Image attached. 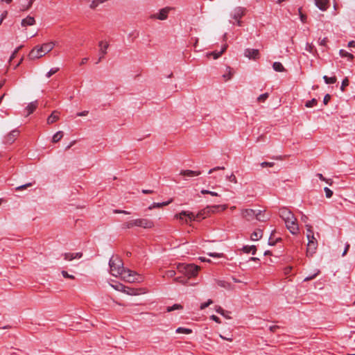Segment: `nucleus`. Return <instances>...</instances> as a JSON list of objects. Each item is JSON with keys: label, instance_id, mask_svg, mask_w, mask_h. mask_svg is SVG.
Instances as JSON below:
<instances>
[{"label": "nucleus", "instance_id": "obj_32", "mask_svg": "<svg viewBox=\"0 0 355 355\" xmlns=\"http://www.w3.org/2000/svg\"><path fill=\"white\" fill-rule=\"evenodd\" d=\"M323 79L326 84H334L337 81L336 76L328 77L327 76H324Z\"/></svg>", "mask_w": 355, "mask_h": 355}, {"label": "nucleus", "instance_id": "obj_60", "mask_svg": "<svg viewBox=\"0 0 355 355\" xmlns=\"http://www.w3.org/2000/svg\"><path fill=\"white\" fill-rule=\"evenodd\" d=\"M210 318H211L212 320H214V321H215L216 322H217V323H220V318H219L218 317H217L216 315H211Z\"/></svg>", "mask_w": 355, "mask_h": 355}, {"label": "nucleus", "instance_id": "obj_12", "mask_svg": "<svg viewBox=\"0 0 355 355\" xmlns=\"http://www.w3.org/2000/svg\"><path fill=\"white\" fill-rule=\"evenodd\" d=\"M183 216H187L190 221L197 220L196 214L193 212L182 211L179 214H176L175 217L182 220Z\"/></svg>", "mask_w": 355, "mask_h": 355}, {"label": "nucleus", "instance_id": "obj_3", "mask_svg": "<svg viewBox=\"0 0 355 355\" xmlns=\"http://www.w3.org/2000/svg\"><path fill=\"white\" fill-rule=\"evenodd\" d=\"M261 214V211L259 210L258 212H257L255 210L252 209H245L242 210L241 215L243 218H244L247 220H251L254 217L259 220V221H265L266 220V218H261L259 217V216Z\"/></svg>", "mask_w": 355, "mask_h": 355}, {"label": "nucleus", "instance_id": "obj_52", "mask_svg": "<svg viewBox=\"0 0 355 355\" xmlns=\"http://www.w3.org/2000/svg\"><path fill=\"white\" fill-rule=\"evenodd\" d=\"M62 275L64 278H69L73 279L75 277L73 275L68 274V272L65 270L62 271Z\"/></svg>", "mask_w": 355, "mask_h": 355}, {"label": "nucleus", "instance_id": "obj_37", "mask_svg": "<svg viewBox=\"0 0 355 355\" xmlns=\"http://www.w3.org/2000/svg\"><path fill=\"white\" fill-rule=\"evenodd\" d=\"M135 224H134V220H132L130 221H128V222H126V223H124L123 225H122V228L123 229H130L133 227H135Z\"/></svg>", "mask_w": 355, "mask_h": 355}, {"label": "nucleus", "instance_id": "obj_33", "mask_svg": "<svg viewBox=\"0 0 355 355\" xmlns=\"http://www.w3.org/2000/svg\"><path fill=\"white\" fill-rule=\"evenodd\" d=\"M175 331L178 334H189L192 333V329L184 327H178Z\"/></svg>", "mask_w": 355, "mask_h": 355}, {"label": "nucleus", "instance_id": "obj_54", "mask_svg": "<svg viewBox=\"0 0 355 355\" xmlns=\"http://www.w3.org/2000/svg\"><path fill=\"white\" fill-rule=\"evenodd\" d=\"M331 99V95L329 94H327L324 97V99H323V103L324 105H327L329 101H330Z\"/></svg>", "mask_w": 355, "mask_h": 355}, {"label": "nucleus", "instance_id": "obj_49", "mask_svg": "<svg viewBox=\"0 0 355 355\" xmlns=\"http://www.w3.org/2000/svg\"><path fill=\"white\" fill-rule=\"evenodd\" d=\"M275 165L274 162H263L261 163V166L263 168L265 167H272Z\"/></svg>", "mask_w": 355, "mask_h": 355}, {"label": "nucleus", "instance_id": "obj_44", "mask_svg": "<svg viewBox=\"0 0 355 355\" xmlns=\"http://www.w3.org/2000/svg\"><path fill=\"white\" fill-rule=\"evenodd\" d=\"M324 191L327 198H329L333 196V191L329 188L324 187Z\"/></svg>", "mask_w": 355, "mask_h": 355}, {"label": "nucleus", "instance_id": "obj_16", "mask_svg": "<svg viewBox=\"0 0 355 355\" xmlns=\"http://www.w3.org/2000/svg\"><path fill=\"white\" fill-rule=\"evenodd\" d=\"M201 174L200 171L182 170L180 173V175L192 178Z\"/></svg>", "mask_w": 355, "mask_h": 355}, {"label": "nucleus", "instance_id": "obj_40", "mask_svg": "<svg viewBox=\"0 0 355 355\" xmlns=\"http://www.w3.org/2000/svg\"><path fill=\"white\" fill-rule=\"evenodd\" d=\"M188 279H186L185 277H178L175 278L174 281L182 284H186L187 283Z\"/></svg>", "mask_w": 355, "mask_h": 355}, {"label": "nucleus", "instance_id": "obj_55", "mask_svg": "<svg viewBox=\"0 0 355 355\" xmlns=\"http://www.w3.org/2000/svg\"><path fill=\"white\" fill-rule=\"evenodd\" d=\"M21 48V46H19L18 48H17L15 51L12 53V54L11 55L10 58V62L12 61V59H14L16 56V54L17 53L18 51Z\"/></svg>", "mask_w": 355, "mask_h": 355}, {"label": "nucleus", "instance_id": "obj_56", "mask_svg": "<svg viewBox=\"0 0 355 355\" xmlns=\"http://www.w3.org/2000/svg\"><path fill=\"white\" fill-rule=\"evenodd\" d=\"M166 275L168 277H173L175 275V271L173 270H168L166 271Z\"/></svg>", "mask_w": 355, "mask_h": 355}, {"label": "nucleus", "instance_id": "obj_15", "mask_svg": "<svg viewBox=\"0 0 355 355\" xmlns=\"http://www.w3.org/2000/svg\"><path fill=\"white\" fill-rule=\"evenodd\" d=\"M64 259L67 261H72L75 259H80L83 257L82 252L70 253L67 252L63 254Z\"/></svg>", "mask_w": 355, "mask_h": 355}, {"label": "nucleus", "instance_id": "obj_25", "mask_svg": "<svg viewBox=\"0 0 355 355\" xmlns=\"http://www.w3.org/2000/svg\"><path fill=\"white\" fill-rule=\"evenodd\" d=\"M44 56V54L39 53V52L37 51L35 47L31 50V51L28 54V57L31 60H34L36 58H40L41 57Z\"/></svg>", "mask_w": 355, "mask_h": 355}, {"label": "nucleus", "instance_id": "obj_57", "mask_svg": "<svg viewBox=\"0 0 355 355\" xmlns=\"http://www.w3.org/2000/svg\"><path fill=\"white\" fill-rule=\"evenodd\" d=\"M224 169H225V167H223V166H217V167L210 169L209 171V174H211L214 171H217V170H224Z\"/></svg>", "mask_w": 355, "mask_h": 355}, {"label": "nucleus", "instance_id": "obj_1", "mask_svg": "<svg viewBox=\"0 0 355 355\" xmlns=\"http://www.w3.org/2000/svg\"><path fill=\"white\" fill-rule=\"evenodd\" d=\"M110 273L114 277L121 276L123 279L128 282H141L143 281L141 275L137 272L123 267L122 260L118 256H112L109 261Z\"/></svg>", "mask_w": 355, "mask_h": 355}, {"label": "nucleus", "instance_id": "obj_53", "mask_svg": "<svg viewBox=\"0 0 355 355\" xmlns=\"http://www.w3.org/2000/svg\"><path fill=\"white\" fill-rule=\"evenodd\" d=\"M31 8V6H30V4L22 5L20 7L19 10L21 11V12H24V11L28 10Z\"/></svg>", "mask_w": 355, "mask_h": 355}, {"label": "nucleus", "instance_id": "obj_17", "mask_svg": "<svg viewBox=\"0 0 355 355\" xmlns=\"http://www.w3.org/2000/svg\"><path fill=\"white\" fill-rule=\"evenodd\" d=\"M227 205H209V206H207V212L209 213V215L210 214V213H215L216 211H218V209L219 208H221V210L222 211H224L227 209Z\"/></svg>", "mask_w": 355, "mask_h": 355}, {"label": "nucleus", "instance_id": "obj_13", "mask_svg": "<svg viewBox=\"0 0 355 355\" xmlns=\"http://www.w3.org/2000/svg\"><path fill=\"white\" fill-rule=\"evenodd\" d=\"M245 9L244 8L237 7L233 10L232 17L234 19H240L245 15Z\"/></svg>", "mask_w": 355, "mask_h": 355}, {"label": "nucleus", "instance_id": "obj_46", "mask_svg": "<svg viewBox=\"0 0 355 355\" xmlns=\"http://www.w3.org/2000/svg\"><path fill=\"white\" fill-rule=\"evenodd\" d=\"M320 272V270H318L315 273H314L313 275H309L308 277H306L304 279V282H308V281H310L313 279H314Z\"/></svg>", "mask_w": 355, "mask_h": 355}, {"label": "nucleus", "instance_id": "obj_24", "mask_svg": "<svg viewBox=\"0 0 355 355\" xmlns=\"http://www.w3.org/2000/svg\"><path fill=\"white\" fill-rule=\"evenodd\" d=\"M263 236V232L260 229H257L255 231L252 232L251 234V239L252 241H258Z\"/></svg>", "mask_w": 355, "mask_h": 355}, {"label": "nucleus", "instance_id": "obj_36", "mask_svg": "<svg viewBox=\"0 0 355 355\" xmlns=\"http://www.w3.org/2000/svg\"><path fill=\"white\" fill-rule=\"evenodd\" d=\"M182 308L183 307H182V306L181 304H173L171 306H168L167 309H166V311L168 312H171V311H173L174 310L182 309Z\"/></svg>", "mask_w": 355, "mask_h": 355}, {"label": "nucleus", "instance_id": "obj_42", "mask_svg": "<svg viewBox=\"0 0 355 355\" xmlns=\"http://www.w3.org/2000/svg\"><path fill=\"white\" fill-rule=\"evenodd\" d=\"M348 85H349V80L347 78H345L342 81V84H341V87H340L341 91H343V92L345 91V87Z\"/></svg>", "mask_w": 355, "mask_h": 355}, {"label": "nucleus", "instance_id": "obj_14", "mask_svg": "<svg viewBox=\"0 0 355 355\" xmlns=\"http://www.w3.org/2000/svg\"><path fill=\"white\" fill-rule=\"evenodd\" d=\"M316 6L321 10L324 11L329 7V0H314Z\"/></svg>", "mask_w": 355, "mask_h": 355}, {"label": "nucleus", "instance_id": "obj_35", "mask_svg": "<svg viewBox=\"0 0 355 355\" xmlns=\"http://www.w3.org/2000/svg\"><path fill=\"white\" fill-rule=\"evenodd\" d=\"M318 104V101L315 98H312L310 101H308L305 103V106L306 107H313Z\"/></svg>", "mask_w": 355, "mask_h": 355}, {"label": "nucleus", "instance_id": "obj_18", "mask_svg": "<svg viewBox=\"0 0 355 355\" xmlns=\"http://www.w3.org/2000/svg\"><path fill=\"white\" fill-rule=\"evenodd\" d=\"M172 202H173V199L171 198L169 200L166 201V202H153L151 205H150L148 207V209L149 210H152L153 209H155V208H161L162 207L168 205Z\"/></svg>", "mask_w": 355, "mask_h": 355}, {"label": "nucleus", "instance_id": "obj_31", "mask_svg": "<svg viewBox=\"0 0 355 355\" xmlns=\"http://www.w3.org/2000/svg\"><path fill=\"white\" fill-rule=\"evenodd\" d=\"M64 134H63V132L62 131H58L55 134H54V135L53 136V138H52V141L53 143H57L63 137Z\"/></svg>", "mask_w": 355, "mask_h": 355}, {"label": "nucleus", "instance_id": "obj_26", "mask_svg": "<svg viewBox=\"0 0 355 355\" xmlns=\"http://www.w3.org/2000/svg\"><path fill=\"white\" fill-rule=\"evenodd\" d=\"M208 216L209 213L207 212V209L206 207L196 214L197 220H200L201 219L205 218Z\"/></svg>", "mask_w": 355, "mask_h": 355}, {"label": "nucleus", "instance_id": "obj_64", "mask_svg": "<svg viewBox=\"0 0 355 355\" xmlns=\"http://www.w3.org/2000/svg\"><path fill=\"white\" fill-rule=\"evenodd\" d=\"M277 329H279V326H277V325H274V326H270V331L271 332H275L276 331Z\"/></svg>", "mask_w": 355, "mask_h": 355}, {"label": "nucleus", "instance_id": "obj_4", "mask_svg": "<svg viewBox=\"0 0 355 355\" xmlns=\"http://www.w3.org/2000/svg\"><path fill=\"white\" fill-rule=\"evenodd\" d=\"M173 8L171 7H165L159 10L157 13L152 15L150 19H157L159 20H165L168 18L169 12Z\"/></svg>", "mask_w": 355, "mask_h": 355}, {"label": "nucleus", "instance_id": "obj_9", "mask_svg": "<svg viewBox=\"0 0 355 355\" xmlns=\"http://www.w3.org/2000/svg\"><path fill=\"white\" fill-rule=\"evenodd\" d=\"M99 46V58L96 62V64H98L103 58H104L105 55L107 53V49L109 46V44L107 42L101 41L98 43Z\"/></svg>", "mask_w": 355, "mask_h": 355}, {"label": "nucleus", "instance_id": "obj_23", "mask_svg": "<svg viewBox=\"0 0 355 355\" xmlns=\"http://www.w3.org/2000/svg\"><path fill=\"white\" fill-rule=\"evenodd\" d=\"M55 44L53 42L43 44L42 45V48L43 49V51H44V53L50 52L53 49Z\"/></svg>", "mask_w": 355, "mask_h": 355}, {"label": "nucleus", "instance_id": "obj_29", "mask_svg": "<svg viewBox=\"0 0 355 355\" xmlns=\"http://www.w3.org/2000/svg\"><path fill=\"white\" fill-rule=\"evenodd\" d=\"M272 67L275 71L278 72H283L285 71V68L282 65V64L279 62H275L272 64Z\"/></svg>", "mask_w": 355, "mask_h": 355}, {"label": "nucleus", "instance_id": "obj_8", "mask_svg": "<svg viewBox=\"0 0 355 355\" xmlns=\"http://www.w3.org/2000/svg\"><path fill=\"white\" fill-rule=\"evenodd\" d=\"M279 216L284 222L288 220H291L295 216L294 214L286 207L279 209Z\"/></svg>", "mask_w": 355, "mask_h": 355}, {"label": "nucleus", "instance_id": "obj_48", "mask_svg": "<svg viewBox=\"0 0 355 355\" xmlns=\"http://www.w3.org/2000/svg\"><path fill=\"white\" fill-rule=\"evenodd\" d=\"M298 11L300 13V19H301L302 22L305 23L306 19V15H304L302 12V8H300L298 9Z\"/></svg>", "mask_w": 355, "mask_h": 355}, {"label": "nucleus", "instance_id": "obj_10", "mask_svg": "<svg viewBox=\"0 0 355 355\" xmlns=\"http://www.w3.org/2000/svg\"><path fill=\"white\" fill-rule=\"evenodd\" d=\"M244 55L249 59L257 60L259 58V51L258 49H246Z\"/></svg>", "mask_w": 355, "mask_h": 355}, {"label": "nucleus", "instance_id": "obj_43", "mask_svg": "<svg viewBox=\"0 0 355 355\" xmlns=\"http://www.w3.org/2000/svg\"><path fill=\"white\" fill-rule=\"evenodd\" d=\"M268 93L262 94L257 98V101L259 102H264L268 98Z\"/></svg>", "mask_w": 355, "mask_h": 355}, {"label": "nucleus", "instance_id": "obj_58", "mask_svg": "<svg viewBox=\"0 0 355 355\" xmlns=\"http://www.w3.org/2000/svg\"><path fill=\"white\" fill-rule=\"evenodd\" d=\"M209 257L220 258L223 257V254L220 253H209Z\"/></svg>", "mask_w": 355, "mask_h": 355}, {"label": "nucleus", "instance_id": "obj_22", "mask_svg": "<svg viewBox=\"0 0 355 355\" xmlns=\"http://www.w3.org/2000/svg\"><path fill=\"white\" fill-rule=\"evenodd\" d=\"M234 70L230 67H226V72L223 75L225 81L230 80L234 75Z\"/></svg>", "mask_w": 355, "mask_h": 355}, {"label": "nucleus", "instance_id": "obj_7", "mask_svg": "<svg viewBox=\"0 0 355 355\" xmlns=\"http://www.w3.org/2000/svg\"><path fill=\"white\" fill-rule=\"evenodd\" d=\"M308 244H307V253L313 254L315 252V250L318 248V241L314 235H311L307 237Z\"/></svg>", "mask_w": 355, "mask_h": 355}, {"label": "nucleus", "instance_id": "obj_61", "mask_svg": "<svg viewBox=\"0 0 355 355\" xmlns=\"http://www.w3.org/2000/svg\"><path fill=\"white\" fill-rule=\"evenodd\" d=\"M216 311L220 314H221L222 315H225V311L220 307V306H218L216 309Z\"/></svg>", "mask_w": 355, "mask_h": 355}, {"label": "nucleus", "instance_id": "obj_41", "mask_svg": "<svg viewBox=\"0 0 355 355\" xmlns=\"http://www.w3.org/2000/svg\"><path fill=\"white\" fill-rule=\"evenodd\" d=\"M59 68L58 67H54V68H52L51 69L46 73V77L47 78H50L52 75L55 74V73H57L58 71H59Z\"/></svg>", "mask_w": 355, "mask_h": 355}, {"label": "nucleus", "instance_id": "obj_28", "mask_svg": "<svg viewBox=\"0 0 355 355\" xmlns=\"http://www.w3.org/2000/svg\"><path fill=\"white\" fill-rule=\"evenodd\" d=\"M216 282L217 285L220 287L224 288L225 289H230L231 288V284L228 282H227L225 280H216Z\"/></svg>", "mask_w": 355, "mask_h": 355}, {"label": "nucleus", "instance_id": "obj_50", "mask_svg": "<svg viewBox=\"0 0 355 355\" xmlns=\"http://www.w3.org/2000/svg\"><path fill=\"white\" fill-rule=\"evenodd\" d=\"M227 179L231 182H233V183L237 182L236 178L233 173H232L230 176H227Z\"/></svg>", "mask_w": 355, "mask_h": 355}, {"label": "nucleus", "instance_id": "obj_59", "mask_svg": "<svg viewBox=\"0 0 355 355\" xmlns=\"http://www.w3.org/2000/svg\"><path fill=\"white\" fill-rule=\"evenodd\" d=\"M328 39L327 37H324L322 40H321L319 42L320 45L325 46L327 45Z\"/></svg>", "mask_w": 355, "mask_h": 355}, {"label": "nucleus", "instance_id": "obj_62", "mask_svg": "<svg viewBox=\"0 0 355 355\" xmlns=\"http://www.w3.org/2000/svg\"><path fill=\"white\" fill-rule=\"evenodd\" d=\"M35 49L39 52V53H42L44 55L46 54L44 53V51H43V49L42 48V46H36Z\"/></svg>", "mask_w": 355, "mask_h": 355}, {"label": "nucleus", "instance_id": "obj_51", "mask_svg": "<svg viewBox=\"0 0 355 355\" xmlns=\"http://www.w3.org/2000/svg\"><path fill=\"white\" fill-rule=\"evenodd\" d=\"M212 303H213V301L211 300H209L207 302L202 303L200 305V309H204L207 308L208 306H209Z\"/></svg>", "mask_w": 355, "mask_h": 355}, {"label": "nucleus", "instance_id": "obj_34", "mask_svg": "<svg viewBox=\"0 0 355 355\" xmlns=\"http://www.w3.org/2000/svg\"><path fill=\"white\" fill-rule=\"evenodd\" d=\"M339 53L341 57H347L350 60H353L354 58V55L352 53H348L347 51L343 49L340 50Z\"/></svg>", "mask_w": 355, "mask_h": 355}, {"label": "nucleus", "instance_id": "obj_39", "mask_svg": "<svg viewBox=\"0 0 355 355\" xmlns=\"http://www.w3.org/2000/svg\"><path fill=\"white\" fill-rule=\"evenodd\" d=\"M201 193L202 194H209L212 196H216V197H220V196L216 193V192H214V191H211L209 190H207V189H202L201 190Z\"/></svg>", "mask_w": 355, "mask_h": 355}, {"label": "nucleus", "instance_id": "obj_20", "mask_svg": "<svg viewBox=\"0 0 355 355\" xmlns=\"http://www.w3.org/2000/svg\"><path fill=\"white\" fill-rule=\"evenodd\" d=\"M37 105V101H35L33 102L30 103L26 107V110L27 111V115L32 114L36 110Z\"/></svg>", "mask_w": 355, "mask_h": 355}, {"label": "nucleus", "instance_id": "obj_11", "mask_svg": "<svg viewBox=\"0 0 355 355\" xmlns=\"http://www.w3.org/2000/svg\"><path fill=\"white\" fill-rule=\"evenodd\" d=\"M19 135V131L17 129L13 130L5 137V142L6 144H11Z\"/></svg>", "mask_w": 355, "mask_h": 355}, {"label": "nucleus", "instance_id": "obj_6", "mask_svg": "<svg viewBox=\"0 0 355 355\" xmlns=\"http://www.w3.org/2000/svg\"><path fill=\"white\" fill-rule=\"evenodd\" d=\"M134 224L137 227H141L144 228H152L154 227V222L147 218L135 219Z\"/></svg>", "mask_w": 355, "mask_h": 355}, {"label": "nucleus", "instance_id": "obj_5", "mask_svg": "<svg viewBox=\"0 0 355 355\" xmlns=\"http://www.w3.org/2000/svg\"><path fill=\"white\" fill-rule=\"evenodd\" d=\"M286 224V228L289 230V232L292 234H297L299 232V227L297 223V219L294 216L291 220H288L284 222Z\"/></svg>", "mask_w": 355, "mask_h": 355}, {"label": "nucleus", "instance_id": "obj_2", "mask_svg": "<svg viewBox=\"0 0 355 355\" xmlns=\"http://www.w3.org/2000/svg\"><path fill=\"white\" fill-rule=\"evenodd\" d=\"M178 270L184 275L187 279H190L197 275L200 267L195 264L180 263L178 266Z\"/></svg>", "mask_w": 355, "mask_h": 355}, {"label": "nucleus", "instance_id": "obj_19", "mask_svg": "<svg viewBox=\"0 0 355 355\" xmlns=\"http://www.w3.org/2000/svg\"><path fill=\"white\" fill-rule=\"evenodd\" d=\"M35 24V19L33 17L28 16L25 19H23L21 20V26H33Z\"/></svg>", "mask_w": 355, "mask_h": 355}, {"label": "nucleus", "instance_id": "obj_45", "mask_svg": "<svg viewBox=\"0 0 355 355\" xmlns=\"http://www.w3.org/2000/svg\"><path fill=\"white\" fill-rule=\"evenodd\" d=\"M306 230H307V234L306 237L310 236L311 235H314L313 231L312 230V226L310 225H306Z\"/></svg>", "mask_w": 355, "mask_h": 355}, {"label": "nucleus", "instance_id": "obj_30", "mask_svg": "<svg viewBox=\"0 0 355 355\" xmlns=\"http://www.w3.org/2000/svg\"><path fill=\"white\" fill-rule=\"evenodd\" d=\"M243 250L245 253H250L252 252V254H255L257 252V248L255 245H251V246H243Z\"/></svg>", "mask_w": 355, "mask_h": 355}, {"label": "nucleus", "instance_id": "obj_63", "mask_svg": "<svg viewBox=\"0 0 355 355\" xmlns=\"http://www.w3.org/2000/svg\"><path fill=\"white\" fill-rule=\"evenodd\" d=\"M291 270H292V267L291 266L286 267L284 268V273H285V275L289 274V272L291 271Z\"/></svg>", "mask_w": 355, "mask_h": 355}, {"label": "nucleus", "instance_id": "obj_38", "mask_svg": "<svg viewBox=\"0 0 355 355\" xmlns=\"http://www.w3.org/2000/svg\"><path fill=\"white\" fill-rule=\"evenodd\" d=\"M275 234V231H273V232H272V234H271V235H270V238H269V240H268V244H269L270 245H275V243H276L277 242H278L279 241H281V240H282V239H281V238H278V239H277L276 240H273V239H272V236H273V234Z\"/></svg>", "mask_w": 355, "mask_h": 355}, {"label": "nucleus", "instance_id": "obj_27", "mask_svg": "<svg viewBox=\"0 0 355 355\" xmlns=\"http://www.w3.org/2000/svg\"><path fill=\"white\" fill-rule=\"evenodd\" d=\"M227 47V44H224L220 51H218V52L213 51V52L211 53L210 55H213L214 59H217L225 52V51L226 50Z\"/></svg>", "mask_w": 355, "mask_h": 355}, {"label": "nucleus", "instance_id": "obj_21", "mask_svg": "<svg viewBox=\"0 0 355 355\" xmlns=\"http://www.w3.org/2000/svg\"><path fill=\"white\" fill-rule=\"evenodd\" d=\"M59 119V112L56 110L53 111L47 119V123L52 124Z\"/></svg>", "mask_w": 355, "mask_h": 355}, {"label": "nucleus", "instance_id": "obj_47", "mask_svg": "<svg viewBox=\"0 0 355 355\" xmlns=\"http://www.w3.org/2000/svg\"><path fill=\"white\" fill-rule=\"evenodd\" d=\"M32 185H33V184L30 182V183H27V184L21 185V186H19V187H16L15 189H16V191H21V190L26 189L27 187H31Z\"/></svg>", "mask_w": 355, "mask_h": 355}]
</instances>
